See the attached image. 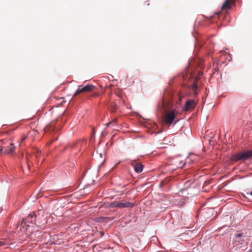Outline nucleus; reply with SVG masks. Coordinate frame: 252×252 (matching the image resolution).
Listing matches in <instances>:
<instances>
[{
  "label": "nucleus",
  "instance_id": "nucleus-19",
  "mask_svg": "<svg viewBox=\"0 0 252 252\" xmlns=\"http://www.w3.org/2000/svg\"><path fill=\"white\" fill-rule=\"evenodd\" d=\"M4 141H5V140H2L1 141V143H2V144H4Z\"/></svg>",
  "mask_w": 252,
  "mask_h": 252
},
{
  "label": "nucleus",
  "instance_id": "nucleus-16",
  "mask_svg": "<svg viewBox=\"0 0 252 252\" xmlns=\"http://www.w3.org/2000/svg\"><path fill=\"white\" fill-rule=\"evenodd\" d=\"M116 122H117V119H114L112 122H110L109 123H108L107 124V126H109L112 123H116Z\"/></svg>",
  "mask_w": 252,
  "mask_h": 252
},
{
  "label": "nucleus",
  "instance_id": "nucleus-2",
  "mask_svg": "<svg viewBox=\"0 0 252 252\" xmlns=\"http://www.w3.org/2000/svg\"><path fill=\"white\" fill-rule=\"evenodd\" d=\"M252 157V150L246 151L234 155L231 157V160L233 161H237L241 160H245Z\"/></svg>",
  "mask_w": 252,
  "mask_h": 252
},
{
  "label": "nucleus",
  "instance_id": "nucleus-17",
  "mask_svg": "<svg viewBox=\"0 0 252 252\" xmlns=\"http://www.w3.org/2000/svg\"><path fill=\"white\" fill-rule=\"evenodd\" d=\"M4 242L3 241H0V247L4 246Z\"/></svg>",
  "mask_w": 252,
  "mask_h": 252
},
{
  "label": "nucleus",
  "instance_id": "nucleus-15",
  "mask_svg": "<svg viewBox=\"0 0 252 252\" xmlns=\"http://www.w3.org/2000/svg\"><path fill=\"white\" fill-rule=\"evenodd\" d=\"M41 151L39 150H37L35 154L36 158H38L41 156Z\"/></svg>",
  "mask_w": 252,
  "mask_h": 252
},
{
  "label": "nucleus",
  "instance_id": "nucleus-1",
  "mask_svg": "<svg viewBox=\"0 0 252 252\" xmlns=\"http://www.w3.org/2000/svg\"><path fill=\"white\" fill-rule=\"evenodd\" d=\"M161 111L163 113V121L166 124H171L175 119L176 114L174 110H170V104L163 102L161 106Z\"/></svg>",
  "mask_w": 252,
  "mask_h": 252
},
{
  "label": "nucleus",
  "instance_id": "nucleus-4",
  "mask_svg": "<svg viewBox=\"0 0 252 252\" xmlns=\"http://www.w3.org/2000/svg\"><path fill=\"white\" fill-rule=\"evenodd\" d=\"M37 216L35 215L34 213H32L30 214L26 219L23 220V222H24L25 224L28 223H35L37 225H41L42 224L39 222H37Z\"/></svg>",
  "mask_w": 252,
  "mask_h": 252
},
{
  "label": "nucleus",
  "instance_id": "nucleus-18",
  "mask_svg": "<svg viewBox=\"0 0 252 252\" xmlns=\"http://www.w3.org/2000/svg\"><path fill=\"white\" fill-rule=\"evenodd\" d=\"M25 138H26V137H23V138H22L21 142H22V141H24V140L25 139ZM21 143V142H20V143L19 145H20Z\"/></svg>",
  "mask_w": 252,
  "mask_h": 252
},
{
  "label": "nucleus",
  "instance_id": "nucleus-3",
  "mask_svg": "<svg viewBox=\"0 0 252 252\" xmlns=\"http://www.w3.org/2000/svg\"><path fill=\"white\" fill-rule=\"evenodd\" d=\"M95 89V86L94 85L90 84L86 86L80 85L78 86V89L74 93L73 97L81 94L86 93L93 91Z\"/></svg>",
  "mask_w": 252,
  "mask_h": 252
},
{
  "label": "nucleus",
  "instance_id": "nucleus-8",
  "mask_svg": "<svg viewBox=\"0 0 252 252\" xmlns=\"http://www.w3.org/2000/svg\"><path fill=\"white\" fill-rule=\"evenodd\" d=\"M134 206V204L129 202H119V208H132Z\"/></svg>",
  "mask_w": 252,
  "mask_h": 252
},
{
  "label": "nucleus",
  "instance_id": "nucleus-13",
  "mask_svg": "<svg viewBox=\"0 0 252 252\" xmlns=\"http://www.w3.org/2000/svg\"><path fill=\"white\" fill-rule=\"evenodd\" d=\"M109 207L111 208H114V207L119 208V202H117V201L112 202L110 204Z\"/></svg>",
  "mask_w": 252,
  "mask_h": 252
},
{
  "label": "nucleus",
  "instance_id": "nucleus-12",
  "mask_svg": "<svg viewBox=\"0 0 252 252\" xmlns=\"http://www.w3.org/2000/svg\"><path fill=\"white\" fill-rule=\"evenodd\" d=\"M191 89L193 91V94H197V84H196L195 82H194V83L192 85Z\"/></svg>",
  "mask_w": 252,
  "mask_h": 252
},
{
  "label": "nucleus",
  "instance_id": "nucleus-6",
  "mask_svg": "<svg viewBox=\"0 0 252 252\" xmlns=\"http://www.w3.org/2000/svg\"><path fill=\"white\" fill-rule=\"evenodd\" d=\"M10 147H2L0 148V153H1L4 149V153L13 155L15 151V146L12 143H10Z\"/></svg>",
  "mask_w": 252,
  "mask_h": 252
},
{
  "label": "nucleus",
  "instance_id": "nucleus-5",
  "mask_svg": "<svg viewBox=\"0 0 252 252\" xmlns=\"http://www.w3.org/2000/svg\"><path fill=\"white\" fill-rule=\"evenodd\" d=\"M235 0H224L221 9L222 10L230 9L235 4Z\"/></svg>",
  "mask_w": 252,
  "mask_h": 252
},
{
  "label": "nucleus",
  "instance_id": "nucleus-9",
  "mask_svg": "<svg viewBox=\"0 0 252 252\" xmlns=\"http://www.w3.org/2000/svg\"><path fill=\"white\" fill-rule=\"evenodd\" d=\"M132 165L133 166L134 170L136 173H141L143 171V166L141 163H137L135 165L133 164H132Z\"/></svg>",
  "mask_w": 252,
  "mask_h": 252
},
{
  "label": "nucleus",
  "instance_id": "nucleus-20",
  "mask_svg": "<svg viewBox=\"0 0 252 252\" xmlns=\"http://www.w3.org/2000/svg\"><path fill=\"white\" fill-rule=\"evenodd\" d=\"M252 196V191L250 193Z\"/></svg>",
  "mask_w": 252,
  "mask_h": 252
},
{
  "label": "nucleus",
  "instance_id": "nucleus-14",
  "mask_svg": "<svg viewBox=\"0 0 252 252\" xmlns=\"http://www.w3.org/2000/svg\"><path fill=\"white\" fill-rule=\"evenodd\" d=\"M51 128L52 130H54L55 129V126L53 124H51V126L46 127L45 128V131L46 132L48 130H49Z\"/></svg>",
  "mask_w": 252,
  "mask_h": 252
},
{
  "label": "nucleus",
  "instance_id": "nucleus-10",
  "mask_svg": "<svg viewBox=\"0 0 252 252\" xmlns=\"http://www.w3.org/2000/svg\"><path fill=\"white\" fill-rule=\"evenodd\" d=\"M117 109V105L115 102H110L108 106V110L112 113H115Z\"/></svg>",
  "mask_w": 252,
  "mask_h": 252
},
{
  "label": "nucleus",
  "instance_id": "nucleus-7",
  "mask_svg": "<svg viewBox=\"0 0 252 252\" xmlns=\"http://www.w3.org/2000/svg\"><path fill=\"white\" fill-rule=\"evenodd\" d=\"M195 105L196 104L195 101L193 99H189L186 102L184 109L185 111H190L194 109Z\"/></svg>",
  "mask_w": 252,
  "mask_h": 252
},
{
  "label": "nucleus",
  "instance_id": "nucleus-11",
  "mask_svg": "<svg viewBox=\"0 0 252 252\" xmlns=\"http://www.w3.org/2000/svg\"><path fill=\"white\" fill-rule=\"evenodd\" d=\"M173 164L175 165L176 168H179L182 167L183 165L185 164V163H183L181 160L175 159L173 161Z\"/></svg>",
  "mask_w": 252,
  "mask_h": 252
}]
</instances>
